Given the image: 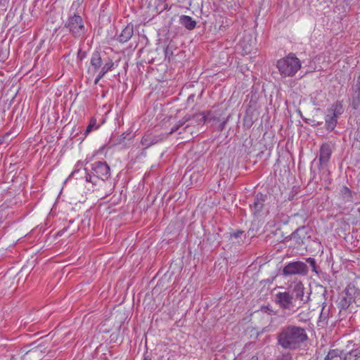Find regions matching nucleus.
<instances>
[{
  "label": "nucleus",
  "mask_w": 360,
  "mask_h": 360,
  "mask_svg": "<svg viewBox=\"0 0 360 360\" xmlns=\"http://www.w3.org/2000/svg\"><path fill=\"white\" fill-rule=\"evenodd\" d=\"M86 57V53L85 51H82V49H79L77 55V58L79 60L82 61L84 58Z\"/></svg>",
  "instance_id": "31"
},
{
  "label": "nucleus",
  "mask_w": 360,
  "mask_h": 360,
  "mask_svg": "<svg viewBox=\"0 0 360 360\" xmlns=\"http://www.w3.org/2000/svg\"><path fill=\"white\" fill-rule=\"evenodd\" d=\"M101 79V77H98V76L97 75V76H96V79H95V80H94V84H97L99 82V81H100Z\"/></svg>",
  "instance_id": "37"
},
{
  "label": "nucleus",
  "mask_w": 360,
  "mask_h": 360,
  "mask_svg": "<svg viewBox=\"0 0 360 360\" xmlns=\"http://www.w3.org/2000/svg\"><path fill=\"white\" fill-rule=\"evenodd\" d=\"M267 198V195H264L261 193H257L255 196L253 202L250 205L254 214H259L260 212L262 211L264 206V203L266 201Z\"/></svg>",
  "instance_id": "10"
},
{
  "label": "nucleus",
  "mask_w": 360,
  "mask_h": 360,
  "mask_svg": "<svg viewBox=\"0 0 360 360\" xmlns=\"http://www.w3.org/2000/svg\"><path fill=\"white\" fill-rule=\"evenodd\" d=\"M332 148L329 143H323L319 150V169L324 170L327 168L328 162L332 155Z\"/></svg>",
  "instance_id": "8"
},
{
  "label": "nucleus",
  "mask_w": 360,
  "mask_h": 360,
  "mask_svg": "<svg viewBox=\"0 0 360 360\" xmlns=\"http://www.w3.org/2000/svg\"><path fill=\"white\" fill-rule=\"evenodd\" d=\"M250 360H259V359L257 356H253L251 357Z\"/></svg>",
  "instance_id": "44"
},
{
  "label": "nucleus",
  "mask_w": 360,
  "mask_h": 360,
  "mask_svg": "<svg viewBox=\"0 0 360 360\" xmlns=\"http://www.w3.org/2000/svg\"><path fill=\"white\" fill-rule=\"evenodd\" d=\"M191 120V115H186L181 120H179L176 124L178 127L180 129L183 127L186 122Z\"/></svg>",
  "instance_id": "28"
},
{
  "label": "nucleus",
  "mask_w": 360,
  "mask_h": 360,
  "mask_svg": "<svg viewBox=\"0 0 360 360\" xmlns=\"http://www.w3.org/2000/svg\"><path fill=\"white\" fill-rule=\"evenodd\" d=\"M204 112V115H205V118H206V122H211V121H214V120H217L219 121V118H217L214 115V113L209 110V111H203Z\"/></svg>",
  "instance_id": "27"
},
{
  "label": "nucleus",
  "mask_w": 360,
  "mask_h": 360,
  "mask_svg": "<svg viewBox=\"0 0 360 360\" xmlns=\"http://www.w3.org/2000/svg\"><path fill=\"white\" fill-rule=\"evenodd\" d=\"M338 117L327 113L325 117V127L327 131H332L335 129L338 124Z\"/></svg>",
  "instance_id": "18"
},
{
  "label": "nucleus",
  "mask_w": 360,
  "mask_h": 360,
  "mask_svg": "<svg viewBox=\"0 0 360 360\" xmlns=\"http://www.w3.org/2000/svg\"><path fill=\"white\" fill-rule=\"evenodd\" d=\"M67 230V228H64L63 229L58 231V235L62 236V234Z\"/></svg>",
  "instance_id": "38"
},
{
  "label": "nucleus",
  "mask_w": 360,
  "mask_h": 360,
  "mask_svg": "<svg viewBox=\"0 0 360 360\" xmlns=\"http://www.w3.org/2000/svg\"><path fill=\"white\" fill-rule=\"evenodd\" d=\"M80 172L79 169L75 170L72 172L71 176H74L77 173H79Z\"/></svg>",
  "instance_id": "41"
},
{
  "label": "nucleus",
  "mask_w": 360,
  "mask_h": 360,
  "mask_svg": "<svg viewBox=\"0 0 360 360\" xmlns=\"http://www.w3.org/2000/svg\"><path fill=\"white\" fill-rule=\"evenodd\" d=\"M327 112L338 118L344 112L343 102L342 101H335L327 109Z\"/></svg>",
  "instance_id": "14"
},
{
  "label": "nucleus",
  "mask_w": 360,
  "mask_h": 360,
  "mask_svg": "<svg viewBox=\"0 0 360 360\" xmlns=\"http://www.w3.org/2000/svg\"><path fill=\"white\" fill-rule=\"evenodd\" d=\"M294 302L299 300L303 303H307L310 300L309 295L304 296V287L302 283H296L292 290H290Z\"/></svg>",
  "instance_id": "9"
},
{
  "label": "nucleus",
  "mask_w": 360,
  "mask_h": 360,
  "mask_svg": "<svg viewBox=\"0 0 360 360\" xmlns=\"http://www.w3.org/2000/svg\"><path fill=\"white\" fill-rule=\"evenodd\" d=\"M261 310L264 313H267L268 314H276V312L274 311L271 307L269 305L262 306L261 307Z\"/></svg>",
  "instance_id": "30"
},
{
  "label": "nucleus",
  "mask_w": 360,
  "mask_h": 360,
  "mask_svg": "<svg viewBox=\"0 0 360 360\" xmlns=\"http://www.w3.org/2000/svg\"><path fill=\"white\" fill-rule=\"evenodd\" d=\"M343 350L339 349H330L324 360H342Z\"/></svg>",
  "instance_id": "19"
},
{
  "label": "nucleus",
  "mask_w": 360,
  "mask_h": 360,
  "mask_svg": "<svg viewBox=\"0 0 360 360\" xmlns=\"http://www.w3.org/2000/svg\"><path fill=\"white\" fill-rule=\"evenodd\" d=\"M179 23L188 30H193L196 27V21L188 15H181Z\"/></svg>",
  "instance_id": "16"
},
{
  "label": "nucleus",
  "mask_w": 360,
  "mask_h": 360,
  "mask_svg": "<svg viewBox=\"0 0 360 360\" xmlns=\"http://www.w3.org/2000/svg\"><path fill=\"white\" fill-rule=\"evenodd\" d=\"M179 129V128L178 127V126L176 124H174L172 128H171V130L168 133V134L166 136V138L170 135V134H172L173 133L177 131Z\"/></svg>",
  "instance_id": "33"
},
{
  "label": "nucleus",
  "mask_w": 360,
  "mask_h": 360,
  "mask_svg": "<svg viewBox=\"0 0 360 360\" xmlns=\"http://www.w3.org/2000/svg\"><path fill=\"white\" fill-rule=\"evenodd\" d=\"M340 195L344 202H352V193L348 187L342 186L340 190Z\"/></svg>",
  "instance_id": "22"
},
{
  "label": "nucleus",
  "mask_w": 360,
  "mask_h": 360,
  "mask_svg": "<svg viewBox=\"0 0 360 360\" xmlns=\"http://www.w3.org/2000/svg\"><path fill=\"white\" fill-rule=\"evenodd\" d=\"M306 262L310 265L311 267V271L314 272L316 275H319L321 272L319 266L317 265L316 259L312 257H308L306 259Z\"/></svg>",
  "instance_id": "23"
},
{
  "label": "nucleus",
  "mask_w": 360,
  "mask_h": 360,
  "mask_svg": "<svg viewBox=\"0 0 360 360\" xmlns=\"http://www.w3.org/2000/svg\"><path fill=\"white\" fill-rule=\"evenodd\" d=\"M319 319H320L319 321H321L322 319H326V316H324L323 315V312L321 313Z\"/></svg>",
  "instance_id": "42"
},
{
  "label": "nucleus",
  "mask_w": 360,
  "mask_h": 360,
  "mask_svg": "<svg viewBox=\"0 0 360 360\" xmlns=\"http://www.w3.org/2000/svg\"><path fill=\"white\" fill-rule=\"evenodd\" d=\"M274 302L288 316L294 314L300 307L296 306L290 290L276 293Z\"/></svg>",
  "instance_id": "6"
},
{
  "label": "nucleus",
  "mask_w": 360,
  "mask_h": 360,
  "mask_svg": "<svg viewBox=\"0 0 360 360\" xmlns=\"http://www.w3.org/2000/svg\"><path fill=\"white\" fill-rule=\"evenodd\" d=\"M277 360H294L292 354L289 352H285L278 356Z\"/></svg>",
  "instance_id": "29"
},
{
  "label": "nucleus",
  "mask_w": 360,
  "mask_h": 360,
  "mask_svg": "<svg viewBox=\"0 0 360 360\" xmlns=\"http://www.w3.org/2000/svg\"><path fill=\"white\" fill-rule=\"evenodd\" d=\"M176 352L171 349L166 348L158 358V360H176Z\"/></svg>",
  "instance_id": "21"
},
{
  "label": "nucleus",
  "mask_w": 360,
  "mask_h": 360,
  "mask_svg": "<svg viewBox=\"0 0 360 360\" xmlns=\"http://www.w3.org/2000/svg\"><path fill=\"white\" fill-rule=\"evenodd\" d=\"M310 171H311L310 181H314L316 179V174L315 172L313 170L312 166H311Z\"/></svg>",
  "instance_id": "35"
},
{
  "label": "nucleus",
  "mask_w": 360,
  "mask_h": 360,
  "mask_svg": "<svg viewBox=\"0 0 360 360\" xmlns=\"http://www.w3.org/2000/svg\"><path fill=\"white\" fill-rule=\"evenodd\" d=\"M205 115L203 112L191 115V120H195V122L198 124H204L206 123Z\"/></svg>",
  "instance_id": "25"
},
{
  "label": "nucleus",
  "mask_w": 360,
  "mask_h": 360,
  "mask_svg": "<svg viewBox=\"0 0 360 360\" xmlns=\"http://www.w3.org/2000/svg\"><path fill=\"white\" fill-rule=\"evenodd\" d=\"M307 340L305 328L292 324L283 326L277 334L278 345L285 349H297Z\"/></svg>",
  "instance_id": "1"
},
{
  "label": "nucleus",
  "mask_w": 360,
  "mask_h": 360,
  "mask_svg": "<svg viewBox=\"0 0 360 360\" xmlns=\"http://www.w3.org/2000/svg\"><path fill=\"white\" fill-rule=\"evenodd\" d=\"M354 94L352 98V106L353 109H358L360 107V82L352 87Z\"/></svg>",
  "instance_id": "15"
},
{
  "label": "nucleus",
  "mask_w": 360,
  "mask_h": 360,
  "mask_svg": "<svg viewBox=\"0 0 360 360\" xmlns=\"http://www.w3.org/2000/svg\"><path fill=\"white\" fill-rule=\"evenodd\" d=\"M323 1L326 3V4H332L333 2V0H323Z\"/></svg>",
  "instance_id": "43"
},
{
  "label": "nucleus",
  "mask_w": 360,
  "mask_h": 360,
  "mask_svg": "<svg viewBox=\"0 0 360 360\" xmlns=\"http://www.w3.org/2000/svg\"><path fill=\"white\" fill-rule=\"evenodd\" d=\"M143 360H152L150 356L148 354H144V357Z\"/></svg>",
  "instance_id": "39"
},
{
  "label": "nucleus",
  "mask_w": 360,
  "mask_h": 360,
  "mask_svg": "<svg viewBox=\"0 0 360 360\" xmlns=\"http://www.w3.org/2000/svg\"><path fill=\"white\" fill-rule=\"evenodd\" d=\"M226 124V120L223 121V122H222L221 123H220V124L219 125V127H218V130H219V131H222L224 129Z\"/></svg>",
  "instance_id": "34"
},
{
  "label": "nucleus",
  "mask_w": 360,
  "mask_h": 360,
  "mask_svg": "<svg viewBox=\"0 0 360 360\" xmlns=\"http://www.w3.org/2000/svg\"><path fill=\"white\" fill-rule=\"evenodd\" d=\"M84 174L86 182L96 185L98 180L105 181L110 177V168L105 162L97 161L91 164V172L85 168Z\"/></svg>",
  "instance_id": "3"
},
{
  "label": "nucleus",
  "mask_w": 360,
  "mask_h": 360,
  "mask_svg": "<svg viewBox=\"0 0 360 360\" xmlns=\"http://www.w3.org/2000/svg\"><path fill=\"white\" fill-rule=\"evenodd\" d=\"M7 136H8V134H6L5 136L0 139V145L4 143V139Z\"/></svg>",
  "instance_id": "40"
},
{
  "label": "nucleus",
  "mask_w": 360,
  "mask_h": 360,
  "mask_svg": "<svg viewBox=\"0 0 360 360\" xmlns=\"http://www.w3.org/2000/svg\"><path fill=\"white\" fill-rule=\"evenodd\" d=\"M134 34V25L128 24L122 31L120 34L117 37V40L120 43H125L128 41Z\"/></svg>",
  "instance_id": "13"
},
{
  "label": "nucleus",
  "mask_w": 360,
  "mask_h": 360,
  "mask_svg": "<svg viewBox=\"0 0 360 360\" xmlns=\"http://www.w3.org/2000/svg\"><path fill=\"white\" fill-rule=\"evenodd\" d=\"M165 139H166V135L162 134L159 135L145 134L142 137L141 143L146 148H148L154 144L161 142Z\"/></svg>",
  "instance_id": "12"
},
{
  "label": "nucleus",
  "mask_w": 360,
  "mask_h": 360,
  "mask_svg": "<svg viewBox=\"0 0 360 360\" xmlns=\"http://www.w3.org/2000/svg\"><path fill=\"white\" fill-rule=\"evenodd\" d=\"M360 357V349L356 348L348 352H344L342 360H357Z\"/></svg>",
  "instance_id": "20"
},
{
  "label": "nucleus",
  "mask_w": 360,
  "mask_h": 360,
  "mask_svg": "<svg viewBox=\"0 0 360 360\" xmlns=\"http://www.w3.org/2000/svg\"><path fill=\"white\" fill-rule=\"evenodd\" d=\"M64 27L68 29L69 33L75 39L84 36L86 32L84 22L78 13L70 14L64 22Z\"/></svg>",
  "instance_id": "5"
},
{
  "label": "nucleus",
  "mask_w": 360,
  "mask_h": 360,
  "mask_svg": "<svg viewBox=\"0 0 360 360\" xmlns=\"http://www.w3.org/2000/svg\"><path fill=\"white\" fill-rule=\"evenodd\" d=\"M90 63L94 71H97L101 68L103 60L99 51H96L92 53Z\"/></svg>",
  "instance_id": "17"
},
{
  "label": "nucleus",
  "mask_w": 360,
  "mask_h": 360,
  "mask_svg": "<svg viewBox=\"0 0 360 360\" xmlns=\"http://www.w3.org/2000/svg\"><path fill=\"white\" fill-rule=\"evenodd\" d=\"M114 66L115 63H113L112 60L108 58V60L103 65V66L101 68L107 73L108 71H110L112 69H114Z\"/></svg>",
  "instance_id": "26"
},
{
  "label": "nucleus",
  "mask_w": 360,
  "mask_h": 360,
  "mask_svg": "<svg viewBox=\"0 0 360 360\" xmlns=\"http://www.w3.org/2000/svg\"><path fill=\"white\" fill-rule=\"evenodd\" d=\"M308 273L307 264L302 261L289 262L283 269V275L285 277L294 275L306 276Z\"/></svg>",
  "instance_id": "7"
},
{
  "label": "nucleus",
  "mask_w": 360,
  "mask_h": 360,
  "mask_svg": "<svg viewBox=\"0 0 360 360\" xmlns=\"http://www.w3.org/2000/svg\"><path fill=\"white\" fill-rule=\"evenodd\" d=\"M98 128H99V125H97L96 119L94 117H91L90 120L89 124L87 126L84 134L85 136H87L93 130L97 129Z\"/></svg>",
  "instance_id": "24"
},
{
  "label": "nucleus",
  "mask_w": 360,
  "mask_h": 360,
  "mask_svg": "<svg viewBox=\"0 0 360 360\" xmlns=\"http://www.w3.org/2000/svg\"><path fill=\"white\" fill-rule=\"evenodd\" d=\"M106 74L105 72H104L101 68V70L98 75V77H101V79L105 76V75Z\"/></svg>",
  "instance_id": "36"
},
{
  "label": "nucleus",
  "mask_w": 360,
  "mask_h": 360,
  "mask_svg": "<svg viewBox=\"0 0 360 360\" xmlns=\"http://www.w3.org/2000/svg\"><path fill=\"white\" fill-rule=\"evenodd\" d=\"M243 231H237L231 233V236L237 238H240L243 235Z\"/></svg>",
  "instance_id": "32"
},
{
  "label": "nucleus",
  "mask_w": 360,
  "mask_h": 360,
  "mask_svg": "<svg viewBox=\"0 0 360 360\" xmlns=\"http://www.w3.org/2000/svg\"><path fill=\"white\" fill-rule=\"evenodd\" d=\"M321 124H322V122H317V124L316 125H320Z\"/></svg>",
  "instance_id": "46"
},
{
  "label": "nucleus",
  "mask_w": 360,
  "mask_h": 360,
  "mask_svg": "<svg viewBox=\"0 0 360 360\" xmlns=\"http://www.w3.org/2000/svg\"><path fill=\"white\" fill-rule=\"evenodd\" d=\"M308 234V228L305 226H302L298 227L294 232L291 233L288 237L290 239L295 240V244L297 245H304V240L305 239L307 235Z\"/></svg>",
  "instance_id": "11"
},
{
  "label": "nucleus",
  "mask_w": 360,
  "mask_h": 360,
  "mask_svg": "<svg viewBox=\"0 0 360 360\" xmlns=\"http://www.w3.org/2000/svg\"><path fill=\"white\" fill-rule=\"evenodd\" d=\"M276 67L280 75L283 77H293L301 68L300 60L293 53H290L285 57L279 59Z\"/></svg>",
  "instance_id": "4"
},
{
  "label": "nucleus",
  "mask_w": 360,
  "mask_h": 360,
  "mask_svg": "<svg viewBox=\"0 0 360 360\" xmlns=\"http://www.w3.org/2000/svg\"><path fill=\"white\" fill-rule=\"evenodd\" d=\"M342 294L338 303V308L340 311L347 310L353 303L360 306V279L356 278L349 283Z\"/></svg>",
  "instance_id": "2"
},
{
  "label": "nucleus",
  "mask_w": 360,
  "mask_h": 360,
  "mask_svg": "<svg viewBox=\"0 0 360 360\" xmlns=\"http://www.w3.org/2000/svg\"><path fill=\"white\" fill-rule=\"evenodd\" d=\"M189 127H190V126H189V124H187V125H186V126L183 129V130H184V131H186V130H188V129H189Z\"/></svg>",
  "instance_id": "45"
}]
</instances>
